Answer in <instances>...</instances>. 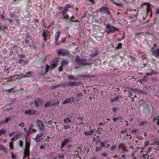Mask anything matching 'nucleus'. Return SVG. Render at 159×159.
Here are the masks:
<instances>
[{"label":"nucleus","mask_w":159,"mask_h":159,"mask_svg":"<svg viewBox=\"0 0 159 159\" xmlns=\"http://www.w3.org/2000/svg\"><path fill=\"white\" fill-rule=\"evenodd\" d=\"M156 14H159V9L158 8H157L156 9Z\"/></svg>","instance_id":"60"},{"label":"nucleus","mask_w":159,"mask_h":159,"mask_svg":"<svg viewBox=\"0 0 159 159\" xmlns=\"http://www.w3.org/2000/svg\"><path fill=\"white\" fill-rule=\"evenodd\" d=\"M70 99H71V101H72L73 102H74V100L75 99V98L74 97H73L71 98H70Z\"/></svg>","instance_id":"59"},{"label":"nucleus","mask_w":159,"mask_h":159,"mask_svg":"<svg viewBox=\"0 0 159 159\" xmlns=\"http://www.w3.org/2000/svg\"><path fill=\"white\" fill-rule=\"evenodd\" d=\"M36 123L39 128V130H41L43 129L44 128L43 125L41 121L39 120H37Z\"/></svg>","instance_id":"8"},{"label":"nucleus","mask_w":159,"mask_h":159,"mask_svg":"<svg viewBox=\"0 0 159 159\" xmlns=\"http://www.w3.org/2000/svg\"><path fill=\"white\" fill-rule=\"evenodd\" d=\"M112 2L114 4L116 5H117L118 6H119L120 5V3H117V2H116L115 1H112Z\"/></svg>","instance_id":"50"},{"label":"nucleus","mask_w":159,"mask_h":159,"mask_svg":"<svg viewBox=\"0 0 159 159\" xmlns=\"http://www.w3.org/2000/svg\"><path fill=\"white\" fill-rule=\"evenodd\" d=\"M71 99L69 98H66L63 102V104L68 103L71 101Z\"/></svg>","instance_id":"30"},{"label":"nucleus","mask_w":159,"mask_h":159,"mask_svg":"<svg viewBox=\"0 0 159 159\" xmlns=\"http://www.w3.org/2000/svg\"><path fill=\"white\" fill-rule=\"evenodd\" d=\"M23 129L25 132H26V134L28 135V129L25 128H23Z\"/></svg>","instance_id":"53"},{"label":"nucleus","mask_w":159,"mask_h":159,"mask_svg":"<svg viewBox=\"0 0 159 159\" xmlns=\"http://www.w3.org/2000/svg\"><path fill=\"white\" fill-rule=\"evenodd\" d=\"M124 144L123 143H120L118 148V150L120 152H123L124 151Z\"/></svg>","instance_id":"10"},{"label":"nucleus","mask_w":159,"mask_h":159,"mask_svg":"<svg viewBox=\"0 0 159 159\" xmlns=\"http://www.w3.org/2000/svg\"><path fill=\"white\" fill-rule=\"evenodd\" d=\"M83 123V119L81 117H78L76 121V125L78 124L80 125Z\"/></svg>","instance_id":"12"},{"label":"nucleus","mask_w":159,"mask_h":159,"mask_svg":"<svg viewBox=\"0 0 159 159\" xmlns=\"http://www.w3.org/2000/svg\"><path fill=\"white\" fill-rule=\"evenodd\" d=\"M23 141L21 140H20L19 141V145L20 147H21L23 145Z\"/></svg>","instance_id":"52"},{"label":"nucleus","mask_w":159,"mask_h":159,"mask_svg":"<svg viewBox=\"0 0 159 159\" xmlns=\"http://www.w3.org/2000/svg\"><path fill=\"white\" fill-rule=\"evenodd\" d=\"M5 133V130L4 129L0 130V136H1L3 134Z\"/></svg>","instance_id":"35"},{"label":"nucleus","mask_w":159,"mask_h":159,"mask_svg":"<svg viewBox=\"0 0 159 159\" xmlns=\"http://www.w3.org/2000/svg\"><path fill=\"white\" fill-rule=\"evenodd\" d=\"M58 86H59V85H55L54 86H53L52 87V88L53 89H54L55 88H56L58 87Z\"/></svg>","instance_id":"63"},{"label":"nucleus","mask_w":159,"mask_h":159,"mask_svg":"<svg viewBox=\"0 0 159 159\" xmlns=\"http://www.w3.org/2000/svg\"><path fill=\"white\" fill-rule=\"evenodd\" d=\"M119 117H115L113 118V120L114 121V122H116L117 120H118L119 119Z\"/></svg>","instance_id":"51"},{"label":"nucleus","mask_w":159,"mask_h":159,"mask_svg":"<svg viewBox=\"0 0 159 159\" xmlns=\"http://www.w3.org/2000/svg\"><path fill=\"white\" fill-rule=\"evenodd\" d=\"M153 121H155L157 124L159 126V116H157L154 118Z\"/></svg>","instance_id":"16"},{"label":"nucleus","mask_w":159,"mask_h":159,"mask_svg":"<svg viewBox=\"0 0 159 159\" xmlns=\"http://www.w3.org/2000/svg\"><path fill=\"white\" fill-rule=\"evenodd\" d=\"M58 54L59 55L62 56L66 55L68 54L66 50L63 49L59 50L58 52Z\"/></svg>","instance_id":"9"},{"label":"nucleus","mask_w":159,"mask_h":159,"mask_svg":"<svg viewBox=\"0 0 159 159\" xmlns=\"http://www.w3.org/2000/svg\"><path fill=\"white\" fill-rule=\"evenodd\" d=\"M68 62L66 60L63 59L61 62V66H64L68 65Z\"/></svg>","instance_id":"14"},{"label":"nucleus","mask_w":159,"mask_h":159,"mask_svg":"<svg viewBox=\"0 0 159 159\" xmlns=\"http://www.w3.org/2000/svg\"><path fill=\"white\" fill-rule=\"evenodd\" d=\"M63 121L65 123H70L71 122V120L69 117H66L65 119H64Z\"/></svg>","instance_id":"22"},{"label":"nucleus","mask_w":159,"mask_h":159,"mask_svg":"<svg viewBox=\"0 0 159 159\" xmlns=\"http://www.w3.org/2000/svg\"><path fill=\"white\" fill-rule=\"evenodd\" d=\"M102 129L101 128L99 127L98 128L97 132L98 134H100L102 133Z\"/></svg>","instance_id":"32"},{"label":"nucleus","mask_w":159,"mask_h":159,"mask_svg":"<svg viewBox=\"0 0 159 159\" xmlns=\"http://www.w3.org/2000/svg\"><path fill=\"white\" fill-rule=\"evenodd\" d=\"M64 128L65 129H67L70 128V126L69 125H63Z\"/></svg>","instance_id":"40"},{"label":"nucleus","mask_w":159,"mask_h":159,"mask_svg":"<svg viewBox=\"0 0 159 159\" xmlns=\"http://www.w3.org/2000/svg\"><path fill=\"white\" fill-rule=\"evenodd\" d=\"M122 44L121 43H118L117 45V48L120 49L121 48Z\"/></svg>","instance_id":"38"},{"label":"nucleus","mask_w":159,"mask_h":159,"mask_svg":"<svg viewBox=\"0 0 159 159\" xmlns=\"http://www.w3.org/2000/svg\"><path fill=\"white\" fill-rule=\"evenodd\" d=\"M117 108H116L113 107L112 109V110L115 112H116V110Z\"/></svg>","instance_id":"64"},{"label":"nucleus","mask_w":159,"mask_h":159,"mask_svg":"<svg viewBox=\"0 0 159 159\" xmlns=\"http://www.w3.org/2000/svg\"><path fill=\"white\" fill-rule=\"evenodd\" d=\"M63 66H61V65H60V67L59 68L58 70L59 72H60L62 70H63Z\"/></svg>","instance_id":"47"},{"label":"nucleus","mask_w":159,"mask_h":159,"mask_svg":"<svg viewBox=\"0 0 159 159\" xmlns=\"http://www.w3.org/2000/svg\"><path fill=\"white\" fill-rule=\"evenodd\" d=\"M68 77L74 80H77V79L76 77H74L73 75H68Z\"/></svg>","instance_id":"25"},{"label":"nucleus","mask_w":159,"mask_h":159,"mask_svg":"<svg viewBox=\"0 0 159 159\" xmlns=\"http://www.w3.org/2000/svg\"><path fill=\"white\" fill-rule=\"evenodd\" d=\"M149 155L148 154H146L143 156V158L144 159H148Z\"/></svg>","instance_id":"34"},{"label":"nucleus","mask_w":159,"mask_h":159,"mask_svg":"<svg viewBox=\"0 0 159 159\" xmlns=\"http://www.w3.org/2000/svg\"><path fill=\"white\" fill-rule=\"evenodd\" d=\"M93 131L94 130H91L89 131L85 132L84 134L86 135H91L93 134Z\"/></svg>","instance_id":"18"},{"label":"nucleus","mask_w":159,"mask_h":159,"mask_svg":"<svg viewBox=\"0 0 159 159\" xmlns=\"http://www.w3.org/2000/svg\"><path fill=\"white\" fill-rule=\"evenodd\" d=\"M5 121H3V122L4 123V122H5V123H6V122H7L10 119V118H7V117H6L5 118Z\"/></svg>","instance_id":"45"},{"label":"nucleus","mask_w":159,"mask_h":159,"mask_svg":"<svg viewBox=\"0 0 159 159\" xmlns=\"http://www.w3.org/2000/svg\"><path fill=\"white\" fill-rule=\"evenodd\" d=\"M59 157L61 159H64V155L63 154H61L59 155Z\"/></svg>","instance_id":"42"},{"label":"nucleus","mask_w":159,"mask_h":159,"mask_svg":"<svg viewBox=\"0 0 159 159\" xmlns=\"http://www.w3.org/2000/svg\"><path fill=\"white\" fill-rule=\"evenodd\" d=\"M0 149L1 150L4 151L5 152H7V149L5 148L2 144L0 145Z\"/></svg>","instance_id":"26"},{"label":"nucleus","mask_w":159,"mask_h":159,"mask_svg":"<svg viewBox=\"0 0 159 159\" xmlns=\"http://www.w3.org/2000/svg\"><path fill=\"white\" fill-rule=\"evenodd\" d=\"M98 51L96 50L95 51V53L94 54L93 53V54H91V55L92 56L96 57L98 55Z\"/></svg>","instance_id":"36"},{"label":"nucleus","mask_w":159,"mask_h":159,"mask_svg":"<svg viewBox=\"0 0 159 159\" xmlns=\"http://www.w3.org/2000/svg\"><path fill=\"white\" fill-rule=\"evenodd\" d=\"M50 138H50H50V137H49V136H48V137H47V139H45V140H46V141H49V139Z\"/></svg>","instance_id":"61"},{"label":"nucleus","mask_w":159,"mask_h":159,"mask_svg":"<svg viewBox=\"0 0 159 159\" xmlns=\"http://www.w3.org/2000/svg\"><path fill=\"white\" fill-rule=\"evenodd\" d=\"M45 30H44L43 31V33H42V35L43 37L44 38V39L45 40V41H46V34L45 33Z\"/></svg>","instance_id":"33"},{"label":"nucleus","mask_w":159,"mask_h":159,"mask_svg":"<svg viewBox=\"0 0 159 159\" xmlns=\"http://www.w3.org/2000/svg\"><path fill=\"white\" fill-rule=\"evenodd\" d=\"M60 35V33L59 31L57 32L55 34V40L57 41Z\"/></svg>","instance_id":"19"},{"label":"nucleus","mask_w":159,"mask_h":159,"mask_svg":"<svg viewBox=\"0 0 159 159\" xmlns=\"http://www.w3.org/2000/svg\"><path fill=\"white\" fill-rule=\"evenodd\" d=\"M56 66V65L55 63H53L50 66V69H53Z\"/></svg>","instance_id":"39"},{"label":"nucleus","mask_w":159,"mask_h":159,"mask_svg":"<svg viewBox=\"0 0 159 159\" xmlns=\"http://www.w3.org/2000/svg\"><path fill=\"white\" fill-rule=\"evenodd\" d=\"M43 135L42 134H38L36 137V140L37 142H40L43 139Z\"/></svg>","instance_id":"13"},{"label":"nucleus","mask_w":159,"mask_h":159,"mask_svg":"<svg viewBox=\"0 0 159 159\" xmlns=\"http://www.w3.org/2000/svg\"><path fill=\"white\" fill-rule=\"evenodd\" d=\"M76 150L78 152H80L81 151V149L80 147H79Z\"/></svg>","instance_id":"49"},{"label":"nucleus","mask_w":159,"mask_h":159,"mask_svg":"<svg viewBox=\"0 0 159 159\" xmlns=\"http://www.w3.org/2000/svg\"><path fill=\"white\" fill-rule=\"evenodd\" d=\"M63 15L64 18L67 19L69 17V16L67 14L65 13H63Z\"/></svg>","instance_id":"37"},{"label":"nucleus","mask_w":159,"mask_h":159,"mask_svg":"<svg viewBox=\"0 0 159 159\" xmlns=\"http://www.w3.org/2000/svg\"><path fill=\"white\" fill-rule=\"evenodd\" d=\"M29 150L28 149H25L24 151V155L26 157H27L29 155Z\"/></svg>","instance_id":"23"},{"label":"nucleus","mask_w":159,"mask_h":159,"mask_svg":"<svg viewBox=\"0 0 159 159\" xmlns=\"http://www.w3.org/2000/svg\"><path fill=\"white\" fill-rule=\"evenodd\" d=\"M75 65L77 66L76 67H78L80 66H84L86 65H90V64L88 63L85 58L84 59H81L79 57H76L75 59L74 62Z\"/></svg>","instance_id":"1"},{"label":"nucleus","mask_w":159,"mask_h":159,"mask_svg":"<svg viewBox=\"0 0 159 159\" xmlns=\"http://www.w3.org/2000/svg\"><path fill=\"white\" fill-rule=\"evenodd\" d=\"M152 52L153 55L155 56L156 57H159V48L156 49L155 50H153Z\"/></svg>","instance_id":"11"},{"label":"nucleus","mask_w":159,"mask_h":159,"mask_svg":"<svg viewBox=\"0 0 159 159\" xmlns=\"http://www.w3.org/2000/svg\"><path fill=\"white\" fill-rule=\"evenodd\" d=\"M49 69V66L48 65H47L46 66V72H47L48 71Z\"/></svg>","instance_id":"56"},{"label":"nucleus","mask_w":159,"mask_h":159,"mask_svg":"<svg viewBox=\"0 0 159 159\" xmlns=\"http://www.w3.org/2000/svg\"><path fill=\"white\" fill-rule=\"evenodd\" d=\"M71 139L70 138H65L62 142L61 144V148L62 151L63 148H64L66 145L68 143L70 142Z\"/></svg>","instance_id":"4"},{"label":"nucleus","mask_w":159,"mask_h":159,"mask_svg":"<svg viewBox=\"0 0 159 159\" xmlns=\"http://www.w3.org/2000/svg\"><path fill=\"white\" fill-rule=\"evenodd\" d=\"M79 154V152H78L76 150L74 152V156L76 157Z\"/></svg>","instance_id":"41"},{"label":"nucleus","mask_w":159,"mask_h":159,"mask_svg":"<svg viewBox=\"0 0 159 159\" xmlns=\"http://www.w3.org/2000/svg\"><path fill=\"white\" fill-rule=\"evenodd\" d=\"M129 93L128 95V97H130V96H132V93H131V92H130L129 91Z\"/></svg>","instance_id":"62"},{"label":"nucleus","mask_w":159,"mask_h":159,"mask_svg":"<svg viewBox=\"0 0 159 159\" xmlns=\"http://www.w3.org/2000/svg\"><path fill=\"white\" fill-rule=\"evenodd\" d=\"M1 18L3 19H4L5 18V16L3 14H1L0 15Z\"/></svg>","instance_id":"54"},{"label":"nucleus","mask_w":159,"mask_h":159,"mask_svg":"<svg viewBox=\"0 0 159 159\" xmlns=\"http://www.w3.org/2000/svg\"><path fill=\"white\" fill-rule=\"evenodd\" d=\"M11 157L13 159L16 158V155L14 154H12L11 155Z\"/></svg>","instance_id":"55"},{"label":"nucleus","mask_w":159,"mask_h":159,"mask_svg":"<svg viewBox=\"0 0 159 159\" xmlns=\"http://www.w3.org/2000/svg\"><path fill=\"white\" fill-rule=\"evenodd\" d=\"M146 10L147 13L148 14L151 11L150 6L149 5H148L146 6Z\"/></svg>","instance_id":"29"},{"label":"nucleus","mask_w":159,"mask_h":159,"mask_svg":"<svg viewBox=\"0 0 159 159\" xmlns=\"http://www.w3.org/2000/svg\"><path fill=\"white\" fill-rule=\"evenodd\" d=\"M53 105H54V104H52L50 103V102H47L45 104V107H48L50 106H52Z\"/></svg>","instance_id":"27"},{"label":"nucleus","mask_w":159,"mask_h":159,"mask_svg":"<svg viewBox=\"0 0 159 159\" xmlns=\"http://www.w3.org/2000/svg\"><path fill=\"white\" fill-rule=\"evenodd\" d=\"M96 151H99L102 149L103 147L105 146V143L101 142L100 139H98L96 142Z\"/></svg>","instance_id":"3"},{"label":"nucleus","mask_w":159,"mask_h":159,"mask_svg":"<svg viewBox=\"0 0 159 159\" xmlns=\"http://www.w3.org/2000/svg\"><path fill=\"white\" fill-rule=\"evenodd\" d=\"M25 125V123L24 122H21L19 124L20 127H23Z\"/></svg>","instance_id":"44"},{"label":"nucleus","mask_w":159,"mask_h":159,"mask_svg":"<svg viewBox=\"0 0 159 159\" xmlns=\"http://www.w3.org/2000/svg\"><path fill=\"white\" fill-rule=\"evenodd\" d=\"M9 147L10 148L12 149L13 148V143L12 142H10L9 143Z\"/></svg>","instance_id":"46"},{"label":"nucleus","mask_w":159,"mask_h":159,"mask_svg":"<svg viewBox=\"0 0 159 159\" xmlns=\"http://www.w3.org/2000/svg\"><path fill=\"white\" fill-rule=\"evenodd\" d=\"M34 127V125L32 124H30L29 126L28 129V135H29L30 134L31 130L33 129Z\"/></svg>","instance_id":"20"},{"label":"nucleus","mask_w":159,"mask_h":159,"mask_svg":"<svg viewBox=\"0 0 159 159\" xmlns=\"http://www.w3.org/2000/svg\"><path fill=\"white\" fill-rule=\"evenodd\" d=\"M36 111L33 109H28L25 111L24 113L27 115H35Z\"/></svg>","instance_id":"7"},{"label":"nucleus","mask_w":159,"mask_h":159,"mask_svg":"<svg viewBox=\"0 0 159 159\" xmlns=\"http://www.w3.org/2000/svg\"><path fill=\"white\" fill-rule=\"evenodd\" d=\"M159 144V141H157L156 142H154L152 143V145H158Z\"/></svg>","instance_id":"43"},{"label":"nucleus","mask_w":159,"mask_h":159,"mask_svg":"<svg viewBox=\"0 0 159 159\" xmlns=\"http://www.w3.org/2000/svg\"><path fill=\"white\" fill-rule=\"evenodd\" d=\"M69 7L68 5H66V7L63 8V10L62 11V13H65L68 10Z\"/></svg>","instance_id":"21"},{"label":"nucleus","mask_w":159,"mask_h":159,"mask_svg":"<svg viewBox=\"0 0 159 159\" xmlns=\"http://www.w3.org/2000/svg\"><path fill=\"white\" fill-rule=\"evenodd\" d=\"M30 143L26 141L25 142V149H29L30 147Z\"/></svg>","instance_id":"31"},{"label":"nucleus","mask_w":159,"mask_h":159,"mask_svg":"<svg viewBox=\"0 0 159 159\" xmlns=\"http://www.w3.org/2000/svg\"><path fill=\"white\" fill-rule=\"evenodd\" d=\"M131 91L132 92H136V93H135L136 94H138V93H142V91L138 89H131Z\"/></svg>","instance_id":"17"},{"label":"nucleus","mask_w":159,"mask_h":159,"mask_svg":"<svg viewBox=\"0 0 159 159\" xmlns=\"http://www.w3.org/2000/svg\"><path fill=\"white\" fill-rule=\"evenodd\" d=\"M121 98V97L120 95L118 96H117L116 97H115V98H112L111 100V102H113L114 101H116L119 100V99L120 98Z\"/></svg>","instance_id":"24"},{"label":"nucleus","mask_w":159,"mask_h":159,"mask_svg":"<svg viewBox=\"0 0 159 159\" xmlns=\"http://www.w3.org/2000/svg\"><path fill=\"white\" fill-rule=\"evenodd\" d=\"M41 102V101L38 98L36 99L34 101V104L37 107L39 105Z\"/></svg>","instance_id":"15"},{"label":"nucleus","mask_w":159,"mask_h":159,"mask_svg":"<svg viewBox=\"0 0 159 159\" xmlns=\"http://www.w3.org/2000/svg\"><path fill=\"white\" fill-rule=\"evenodd\" d=\"M77 96L79 97L78 98H80V97L82 96V93H78L77 94Z\"/></svg>","instance_id":"48"},{"label":"nucleus","mask_w":159,"mask_h":159,"mask_svg":"<svg viewBox=\"0 0 159 159\" xmlns=\"http://www.w3.org/2000/svg\"><path fill=\"white\" fill-rule=\"evenodd\" d=\"M99 11L101 12H103L107 14L110 15V11L108 10L107 7H102L100 9Z\"/></svg>","instance_id":"6"},{"label":"nucleus","mask_w":159,"mask_h":159,"mask_svg":"<svg viewBox=\"0 0 159 159\" xmlns=\"http://www.w3.org/2000/svg\"><path fill=\"white\" fill-rule=\"evenodd\" d=\"M74 19V16H72L70 18V21L71 22H75V21H74L72 20V19Z\"/></svg>","instance_id":"57"},{"label":"nucleus","mask_w":159,"mask_h":159,"mask_svg":"<svg viewBox=\"0 0 159 159\" xmlns=\"http://www.w3.org/2000/svg\"><path fill=\"white\" fill-rule=\"evenodd\" d=\"M80 85V83L77 82H72L71 81L68 82L66 83L65 85L67 87L70 86L73 87V86H78Z\"/></svg>","instance_id":"5"},{"label":"nucleus","mask_w":159,"mask_h":159,"mask_svg":"<svg viewBox=\"0 0 159 159\" xmlns=\"http://www.w3.org/2000/svg\"><path fill=\"white\" fill-rule=\"evenodd\" d=\"M26 62V60H25L24 59H23L22 58L20 59L19 60L18 62L19 63L22 64L23 63L24 64H25Z\"/></svg>","instance_id":"28"},{"label":"nucleus","mask_w":159,"mask_h":159,"mask_svg":"<svg viewBox=\"0 0 159 159\" xmlns=\"http://www.w3.org/2000/svg\"><path fill=\"white\" fill-rule=\"evenodd\" d=\"M118 30V29L114 26H112L109 24L106 25L105 31L107 33H113L114 32Z\"/></svg>","instance_id":"2"},{"label":"nucleus","mask_w":159,"mask_h":159,"mask_svg":"<svg viewBox=\"0 0 159 159\" xmlns=\"http://www.w3.org/2000/svg\"><path fill=\"white\" fill-rule=\"evenodd\" d=\"M53 122V121L51 120L48 121V123L49 125H52Z\"/></svg>","instance_id":"58"}]
</instances>
